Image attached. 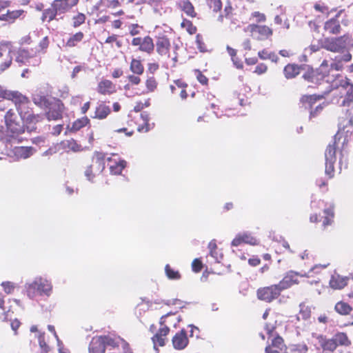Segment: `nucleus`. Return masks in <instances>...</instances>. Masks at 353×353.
Segmentation results:
<instances>
[{
  "instance_id": "61",
  "label": "nucleus",
  "mask_w": 353,
  "mask_h": 353,
  "mask_svg": "<svg viewBox=\"0 0 353 353\" xmlns=\"http://www.w3.org/2000/svg\"><path fill=\"white\" fill-rule=\"evenodd\" d=\"M329 265V263L327 264H318L315 265L313 268H311L310 272H313L314 273H319V270L325 269Z\"/></svg>"
},
{
  "instance_id": "31",
  "label": "nucleus",
  "mask_w": 353,
  "mask_h": 353,
  "mask_svg": "<svg viewBox=\"0 0 353 353\" xmlns=\"http://www.w3.org/2000/svg\"><path fill=\"white\" fill-rule=\"evenodd\" d=\"M336 345L349 346L351 341L349 340L347 334L344 332H338L332 337Z\"/></svg>"
},
{
  "instance_id": "40",
  "label": "nucleus",
  "mask_w": 353,
  "mask_h": 353,
  "mask_svg": "<svg viewBox=\"0 0 353 353\" xmlns=\"http://www.w3.org/2000/svg\"><path fill=\"white\" fill-rule=\"evenodd\" d=\"M31 55L29 52L25 49H19L17 52L16 61L19 63H25Z\"/></svg>"
},
{
  "instance_id": "47",
  "label": "nucleus",
  "mask_w": 353,
  "mask_h": 353,
  "mask_svg": "<svg viewBox=\"0 0 353 353\" xmlns=\"http://www.w3.org/2000/svg\"><path fill=\"white\" fill-rule=\"evenodd\" d=\"M143 29L142 26H140L138 24H130L128 27V30L129 31V33L132 36L138 35L141 33V30Z\"/></svg>"
},
{
  "instance_id": "41",
  "label": "nucleus",
  "mask_w": 353,
  "mask_h": 353,
  "mask_svg": "<svg viewBox=\"0 0 353 353\" xmlns=\"http://www.w3.org/2000/svg\"><path fill=\"white\" fill-rule=\"evenodd\" d=\"M83 38V34L81 32H79L68 40L66 45L69 47H74L78 42L81 41Z\"/></svg>"
},
{
  "instance_id": "59",
  "label": "nucleus",
  "mask_w": 353,
  "mask_h": 353,
  "mask_svg": "<svg viewBox=\"0 0 353 353\" xmlns=\"http://www.w3.org/2000/svg\"><path fill=\"white\" fill-rule=\"evenodd\" d=\"M243 243L241 236L240 235V233L238 234L235 238L232 240L231 243V245L233 247H237Z\"/></svg>"
},
{
  "instance_id": "60",
  "label": "nucleus",
  "mask_w": 353,
  "mask_h": 353,
  "mask_svg": "<svg viewBox=\"0 0 353 353\" xmlns=\"http://www.w3.org/2000/svg\"><path fill=\"white\" fill-rule=\"evenodd\" d=\"M128 79L129 81L134 85H138L141 82V79L138 76H136V75H133V74L129 75L128 77Z\"/></svg>"
},
{
  "instance_id": "22",
  "label": "nucleus",
  "mask_w": 353,
  "mask_h": 353,
  "mask_svg": "<svg viewBox=\"0 0 353 353\" xmlns=\"http://www.w3.org/2000/svg\"><path fill=\"white\" fill-rule=\"evenodd\" d=\"M92 162L95 173H101L105 169V154L95 152L93 156Z\"/></svg>"
},
{
  "instance_id": "26",
  "label": "nucleus",
  "mask_w": 353,
  "mask_h": 353,
  "mask_svg": "<svg viewBox=\"0 0 353 353\" xmlns=\"http://www.w3.org/2000/svg\"><path fill=\"white\" fill-rule=\"evenodd\" d=\"M97 91L101 94H110L115 91V86L110 80H102L99 83Z\"/></svg>"
},
{
  "instance_id": "39",
  "label": "nucleus",
  "mask_w": 353,
  "mask_h": 353,
  "mask_svg": "<svg viewBox=\"0 0 353 353\" xmlns=\"http://www.w3.org/2000/svg\"><path fill=\"white\" fill-rule=\"evenodd\" d=\"M61 144L64 149H68L74 152L79 151L81 148V146L78 145L74 139L64 141Z\"/></svg>"
},
{
  "instance_id": "48",
  "label": "nucleus",
  "mask_w": 353,
  "mask_h": 353,
  "mask_svg": "<svg viewBox=\"0 0 353 353\" xmlns=\"http://www.w3.org/2000/svg\"><path fill=\"white\" fill-rule=\"evenodd\" d=\"M208 6L215 12L221 8V0H207Z\"/></svg>"
},
{
  "instance_id": "37",
  "label": "nucleus",
  "mask_w": 353,
  "mask_h": 353,
  "mask_svg": "<svg viewBox=\"0 0 353 353\" xmlns=\"http://www.w3.org/2000/svg\"><path fill=\"white\" fill-rule=\"evenodd\" d=\"M57 15H59L58 12L51 6L50 8L46 9L43 11V15L41 17L42 21L48 20V21H51Z\"/></svg>"
},
{
  "instance_id": "4",
  "label": "nucleus",
  "mask_w": 353,
  "mask_h": 353,
  "mask_svg": "<svg viewBox=\"0 0 353 353\" xmlns=\"http://www.w3.org/2000/svg\"><path fill=\"white\" fill-rule=\"evenodd\" d=\"M321 48L332 52H341L353 48V39L348 34L337 37H326L320 42Z\"/></svg>"
},
{
  "instance_id": "18",
  "label": "nucleus",
  "mask_w": 353,
  "mask_h": 353,
  "mask_svg": "<svg viewBox=\"0 0 353 353\" xmlns=\"http://www.w3.org/2000/svg\"><path fill=\"white\" fill-rule=\"evenodd\" d=\"M105 341L104 336L93 337L89 345V353H104Z\"/></svg>"
},
{
  "instance_id": "9",
  "label": "nucleus",
  "mask_w": 353,
  "mask_h": 353,
  "mask_svg": "<svg viewBox=\"0 0 353 353\" xmlns=\"http://www.w3.org/2000/svg\"><path fill=\"white\" fill-rule=\"evenodd\" d=\"M353 116L349 114L346 119L341 118L339 123V130L334 136V139L339 141L343 139V144L347 141V134L352 128Z\"/></svg>"
},
{
  "instance_id": "36",
  "label": "nucleus",
  "mask_w": 353,
  "mask_h": 353,
  "mask_svg": "<svg viewBox=\"0 0 353 353\" xmlns=\"http://www.w3.org/2000/svg\"><path fill=\"white\" fill-rule=\"evenodd\" d=\"M182 10L189 17H195L196 13L194 11L193 5L189 1H183L181 3Z\"/></svg>"
},
{
  "instance_id": "1",
  "label": "nucleus",
  "mask_w": 353,
  "mask_h": 353,
  "mask_svg": "<svg viewBox=\"0 0 353 353\" xmlns=\"http://www.w3.org/2000/svg\"><path fill=\"white\" fill-rule=\"evenodd\" d=\"M350 51V50H346L339 52V54L335 56L330 63L327 60H324L316 72L308 71L303 75V79L312 83H319V81L324 82V79L328 77L331 70L341 71L344 65L352 60V57ZM319 84L321 85L322 83L319 82Z\"/></svg>"
},
{
  "instance_id": "12",
  "label": "nucleus",
  "mask_w": 353,
  "mask_h": 353,
  "mask_svg": "<svg viewBox=\"0 0 353 353\" xmlns=\"http://www.w3.org/2000/svg\"><path fill=\"white\" fill-rule=\"evenodd\" d=\"M5 57V61L0 64V72L8 69L12 61V48L9 43H0V58Z\"/></svg>"
},
{
  "instance_id": "54",
  "label": "nucleus",
  "mask_w": 353,
  "mask_h": 353,
  "mask_svg": "<svg viewBox=\"0 0 353 353\" xmlns=\"http://www.w3.org/2000/svg\"><path fill=\"white\" fill-rule=\"evenodd\" d=\"M300 307V314L302 315L303 319H308L310 316V311L303 304H301Z\"/></svg>"
},
{
  "instance_id": "58",
  "label": "nucleus",
  "mask_w": 353,
  "mask_h": 353,
  "mask_svg": "<svg viewBox=\"0 0 353 353\" xmlns=\"http://www.w3.org/2000/svg\"><path fill=\"white\" fill-rule=\"evenodd\" d=\"M169 332H170V328L166 325H163V327L159 328L157 334L164 337L168 334Z\"/></svg>"
},
{
  "instance_id": "27",
  "label": "nucleus",
  "mask_w": 353,
  "mask_h": 353,
  "mask_svg": "<svg viewBox=\"0 0 353 353\" xmlns=\"http://www.w3.org/2000/svg\"><path fill=\"white\" fill-rule=\"evenodd\" d=\"M32 150L31 147H15L14 153L17 158L27 159L32 155Z\"/></svg>"
},
{
  "instance_id": "20",
  "label": "nucleus",
  "mask_w": 353,
  "mask_h": 353,
  "mask_svg": "<svg viewBox=\"0 0 353 353\" xmlns=\"http://www.w3.org/2000/svg\"><path fill=\"white\" fill-rule=\"evenodd\" d=\"M342 10H340L334 18H332L325 23L324 29L332 34H338L341 32V26L338 20V17L341 14Z\"/></svg>"
},
{
  "instance_id": "38",
  "label": "nucleus",
  "mask_w": 353,
  "mask_h": 353,
  "mask_svg": "<svg viewBox=\"0 0 353 353\" xmlns=\"http://www.w3.org/2000/svg\"><path fill=\"white\" fill-rule=\"evenodd\" d=\"M89 119L87 117H82L76 120L72 125L70 130L78 131L89 123Z\"/></svg>"
},
{
  "instance_id": "63",
  "label": "nucleus",
  "mask_w": 353,
  "mask_h": 353,
  "mask_svg": "<svg viewBox=\"0 0 353 353\" xmlns=\"http://www.w3.org/2000/svg\"><path fill=\"white\" fill-rule=\"evenodd\" d=\"M270 53V52L264 49L258 52V56L261 59L265 60V59H268Z\"/></svg>"
},
{
  "instance_id": "3",
  "label": "nucleus",
  "mask_w": 353,
  "mask_h": 353,
  "mask_svg": "<svg viewBox=\"0 0 353 353\" xmlns=\"http://www.w3.org/2000/svg\"><path fill=\"white\" fill-rule=\"evenodd\" d=\"M17 105V112L19 114V118L22 119L26 122L27 131L31 132L36 130V123L39 121L40 117L39 114H34L32 109L29 107V102L26 97L21 94V98L16 97L14 100Z\"/></svg>"
},
{
  "instance_id": "14",
  "label": "nucleus",
  "mask_w": 353,
  "mask_h": 353,
  "mask_svg": "<svg viewBox=\"0 0 353 353\" xmlns=\"http://www.w3.org/2000/svg\"><path fill=\"white\" fill-rule=\"evenodd\" d=\"M133 46H139V50L141 52L151 54L154 48L152 39L150 36H145L143 38L134 37L132 41Z\"/></svg>"
},
{
  "instance_id": "15",
  "label": "nucleus",
  "mask_w": 353,
  "mask_h": 353,
  "mask_svg": "<svg viewBox=\"0 0 353 353\" xmlns=\"http://www.w3.org/2000/svg\"><path fill=\"white\" fill-rule=\"evenodd\" d=\"M265 353H287V347L283 339L278 335L274 337L271 345L265 347Z\"/></svg>"
},
{
  "instance_id": "55",
  "label": "nucleus",
  "mask_w": 353,
  "mask_h": 353,
  "mask_svg": "<svg viewBox=\"0 0 353 353\" xmlns=\"http://www.w3.org/2000/svg\"><path fill=\"white\" fill-rule=\"evenodd\" d=\"M210 256L215 260V262L219 263L223 257V254L217 250L210 252Z\"/></svg>"
},
{
  "instance_id": "11",
  "label": "nucleus",
  "mask_w": 353,
  "mask_h": 353,
  "mask_svg": "<svg viewBox=\"0 0 353 353\" xmlns=\"http://www.w3.org/2000/svg\"><path fill=\"white\" fill-rule=\"evenodd\" d=\"M298 276H304V277H308V273L304 274H299V273L294 272V271H289L288 272L283 279L276 284L280 290L282 292L284 290L288 289L294 284H298Z\"/></svg>"
},
{
  "instance_id": "25",
  "label": "nucleus",
  "mask_w": 353,
  "mask_h": 353,
  "mask_svg": "<svg viewBox=\"0 0 353 353\" xmlns=\"http://www.w3.org/2000/svg\"><path fill=\"white\" fill-rule=\"evenodd\" d=\"M107 160L113 163L110 165V172L113 174H120L126 166V161L119 158L118 159H112L111 157H109Z\"/></svg>"
},
{
  "instance_id": "62",
  "label": "nucleus",
  "mask_w": 353,
  "mask_h": 353,
  "mask_svg": "<svg viewBox=\"0 0 353 353\" xmlns=\"http://www.w3.org/2000/svg\"><path fill=\"white\" fill-rule=\"evenodd\" d=\"M21 323L17 319L11 321L10 326L12 330L14 332V335L17 334V329L19 327Z\"/></svg>"
},
{
  "instance_id": "19",
  "label": "nucleus",
  "mask_w": 353,
  "mask_h": 353,
  "mask_svg": "<svg viewBox=\"0 0 353 353\" xmlns=\"http://www.w3.org/2000/svg\"><path fill=\"white\" fill-rule=\"evenodd\" d=\"M348 280L347 276H343L334 272L331 276L329 285L333 290H341L347 285Z\"/></svg>"
},
{
  "instance_id": "28",
  "label": "nucleus",
  "mask_w": 353,
  "mask_h": 353,
  "mask_svg": "<svg viewBox=\"0 0 353 353\" xmlns=\"http://www.w3.org/2000/svg\"><path fill=\"white\" fill-rule=\"evenodd\" d=\"M283 72L287 79H292L299 74L300 68L294 64H288L284 68Z\"/></svg>"
},
{
  "instance_id": "24",
  "label": "nucleus",
  "mask_w": 353,
  "mask_h": 353,
  "mask_svg": "<svg viewBox=\"0 0 353 353\" xmlns=\"http://www.w3.org/2000/svg\"><path fill=\"white\" fill-rule=\"evenodd\" d=\"M104 339H105V347L107 346H111L112 347L121 346L123 348L124 353H126V350L128 349V344L123 339H122L119 336L112 337L110 336H104Z\"/></svg>"
},
{
  "instance_id": "43",
  "label": "nucleus",
  "mask_w": 353,
  "mask_h": 353,
  "mask_svg": "<svg viewBox=\"0 0 353 353\" xmlns=\"http://www.w3.org/2000/svg\"><path fill=\"white\" fill-rule=\"evenodd\" d=\"M240 235L241 236V239L243 241V243H248L250 245H256L257 240L254 236L251 235L249 232H243L240 233Z\"/></svg>"
},
{
  "instance_id": "34",
  "label": "nucleus",
  "mask_w": 353,
  "mask_h": 353,
  "mask_svg": "<svg viewBox=\"0 0 353 353\" xmlns=\"http://www.w3.org/2000/svg\"><path fill=\"white\" fill-rule=\"evenodd\" d=\"M141 117L144 122L143 125H140L138 128V130L139 132H148L151 129L150 124L149 123L150 121V114L147 112H143L141 114ZM154 126V123L152 124V128Z\"/></svg>"
},
{
  "instance_id": "53",
  "label": "nucleus",
  "mask_w": 353,
  "mask_h": 353,
  "mask_svg": "<svg viewBox=\"0 0 353 353\" xmlns=\"http://www.w3.org/2000/svg\"><path fill=\"white\" fill-rule=\"evenodd\" d=\"M192 270L195 272H199L202 269V263L199 259H195L192 263Z\"/></svg>"
},
{
  "instance_id": "6",
  "label": "nucleus",
  "mask_w": 353,
  "mask_h": 353,
  "mask_svg": "<svg viewBox=\"0 0 353 353\" xmlns=\"http://www.w3.org/2000/svg\"><path fill=\"white\" fill-rule=\"evenodd\" d=\"M338 142H339L337 139H334V142L332 144L330 143L325 152V174L330 177L332 178L333 176L334 173V165L336 161V147L338 145Z\"/></svg>"
},
{
  "instance_id": "16",
  "label": "nucleus",
  "mask_w": 353,
  "mask_h": 353,
  "mask_svg": "<svg viewBox=\"0 0 353 353\" xmlns=\"http://www.w3.org/2000/svg\"><path fill=\"white\" fill-rule=\"evenodd\" d=\"M78 2L79 0H54L52 3V6L54 8L60 15L68 12Z\"/></svg>"
},
{
  "instance_id": "64",
  "label": "nucleus",
  "mask_w": 353,
  "mask_h": 353,
  "mask_svg": "<svg viewBox=\"0 0 353 353\" xmlns=\"http://www.w3.org/2000/svg\"><path fill=\"white\" fill-rule=\"evenodd\" d=\"M314 9L316 11L321 12L322 13H325L328 12V8L327 6L319 3L314 5Z\"/></svg>"
},
{
  "instance_id": "5",
  "label": "nucleus",
  "mask_w": 353,
  "mask_h": 353,
  "mask_svg": "<svg viewBox=\"0 0 353 353\" xmlns=\"http://www.w3.org/2000/svg\"><path fill=\"white\" fill-rule=\"evenodd\" d=\"M27 296L34 299L37 296H50L52 292L51 282L46 278L37 276L25 285Z\"/></svg>"
},
{
  "instance_id": "21",
  "label": "nucleus",
  "mask_w": 353,
  "mask_h": 353,
  "mask_svg": "<svg viewBox=\"0 0 353 353\" xmlns=\"http://www.w3.org/2000/svg\"><path fill=\"white\" fill-rule=\"evenodd\" d=\"M54 99L45 95L41 92H37L32 95V101L34 103L41 108H46Z\"/></svg>"
},
{
  "instance_id": "57",
  "label": "nucleus",
  "mask_w": 353,
  "mask_h": 353,
  "mask_svg": "<svg viewBox=\"0 0 353 353\" xmlns=\"http://www.w3.org/2000/svg\"><path fill=\"white\" fill-rule=\"evenodd\" d=\"M266 70H267L266 65L264 63H260L256 67L254 72H256L258 74H261L265 73L266 72Z\"/></svg>"
},
{
  "instance_id": "8",
  "label": "nucleus",
  "mask_w": 353,
  "mask_h": 353,
  "mask_svg": "<svg viewBox=\"0 0 353 353\" xmlns=\"http://www.w3.org/2000/svg\"><path fill=\"white\" fill-rule=\"evenodd\" d=\"M281 291L276 284L270 286L259 288L257 290V297L259 299L268 303L276 299L281 294Z\"/></svg>"
},
{
  "instance_id": "46",
  "label": "nucleus",
  "mask_w": 353,
  "mask_h": 353,
  "mask_svg": "<svg viewBox=\"0 0 353 353\" xmlns=\"http://www.w3.org/2000/svg\"><path fill=\"white\" fill-rule=\"evenodd\" d=\"M145 86L148 92H153L157 88V82L153 77H149L146 80Z\"/></svg>"
},
{
  "instance_id": "13",
  "label": "nucleus",
  "mask_w": 353,
  "mask_h": 353,
  "mask_svg": "<svg viewBox=\"0 0 353 353\" xmlns=\"http://www.w3.org/2000/svg\"><path fill=\"white\" fill-rule=\"evenodd\" d=\"M46 108H48V111L46 112V114L49 121H57L61 119L63 111V104L60 100H56L54 99Z\"/></svg>"
},
{
  "instance_id": "30",
  "label": "nucleus",
  "mask_w": 353,
  "mask_h": 353,
  "mask_svg": "<svg viewBox=\"0 0 353 353\" xmlns=\"http://www.w3.org/2000/svg\"><path fill=\"white\" fill-rule=\"evenodd\" d=\"M334 310L341 315H347L352 312V307L345 302L339 301L335 305Z\"/></svg>"
},
{
  "instance_id": "10",
  "label": "nucleus",
  "mask_w": 353,
  "mask_h": 353,
  "mask_svg": "<svg viewBox=\"0 0 353 353\" xmlns=\"http://www.w3.org/2000/svg\"><path fill=\"white\" fill-rule=\"evenodd\" d=\"M170 48V39L163 34H159L156 39V51L158 54L169 58Z\"/></svg>"
},
{
  "instance_id": "17",
  "label": "nucleus",
  "mask_w": 353,
  "mask_h": 353,
  "mask_svg": "<svg viewBox=\"0 0 353 353\" xmlns=\"http://www.w3.org/2000/svg\"><path fill=\"white\" fill-rule=\"evenodd\" d=\"M172 342L174 349L179 350L185 349L189 343L185 330H181L176 333L172 338Z\"/></svg>"
},
{
  "instance_id": "33",
  "label": "nucleus",
  "mask_w": 353,
  "mask_h": 353,
  "mask_svg": "<svg viewBox=\"0 0 353 353\" xmlns=\"http://www.w3.org/2000/svg\"><path fill=\"white\" fill-rule=\"evenodd\" d=\"M21 98V94L16 91H10L7 90H4L0 85V100L1 99H8V100H14L16 97Z\"/></svg>"
},
{
  "instance_id": "50",
  "label": "nucleus",
  "mask_w": 353,
  "mask_h": 353,
  "mask_svg": "<svg viewBox=\"0 0 353 353\" xmlns=\"http://www.w3.org/2000/svg\"><path fill=\"white\" fill-rule=\"evenodd\" d=\"M85 16L82 13H79L77 15L74 16L72 19L73 20V26L78 27L83 24L85 22Z\"/></svg>"
},
{
  "instance_id": "29",
  "label": "nucleus",
  "mask_w": 353,
  "mask_h": 353,
  "mask_svg": "<svg viewBox=\"0 0 353 353\" xmlns=\"http://www.w3.org/2000/svg\"><path fill=\"white\" fill-rule=\"evenodd\" d=\"M110 113V108L109 106L101 103L99 104L95 110L94 118L99 119H103L107 117V116Z\"/></svg>"
},
{
  "instance_id": "52",
  "label": "nucleus",
  "mask_w": 353,
  "mask_h": 353,
  "mask_svg": "<svg viewBox=\"0 0 353 353\" xmlns=\"http://www.w3.org/2000/svg\"><path fill=\"white\" fill-rule=\"evenodd\" d=\"M94 165L88 166L85 171V176L90 181H92L95 176V172L94 173Z\"/></svg>"
},
{
  "instance_id": "7",
  "label": "nucleus",
  "mask_w": 353,
  "mask_h": 353,
  "mask_svg": "<svg viewBox=\"0 0 353 353\" xmlns=\"http://www.w3.org/2000/svg\"><path fill=\"white\" fill-rule=\"evenodd\" d=\"M245 32L251 33V36L257 40H265L272 34V30L268 26L250 24L244 28Z\"/></svg>"
},
{
  "instance_id": "23",
  "label": "nucleus",
  "mask_w": 353,
  "mask_h": 353,
  "mask_svg": "<svg viewBox=\"0 0 353 353\" xmlns=\"http://www.w3.org/2000/svg\"><path fill=\"white\" fill-rule=\"evenodd\" d=\"M317 339L323 351H329L333 352L337 347V345L333 338L328 339L323 335H319L318 336Z\"/></svg>"
},
{
  "instance_id": "42",
  "label": "nucleus",
  "mask_w": 353,
  "mask_h": 353,
  "mask_svg": "<svg viewBox=\"0 0 353 353\" xmlns=\"http://www.w3.org/2000/svg\"><path fill=\"white\" fill-rule=\"evenodd\" d=\"M152 341L154 344V349L156 350L157 353H158L159 352L157 345L163 347L165 344V339L157 334L153 336V337L152 338Z\"/></svg>"
},
{
  "instance_id": "45",
  "label": "nucleus",
  "mask_w": 353,
  "mask_h": 353,
  "mask_svg": "<svg viewBox=\"0 0 353 353\" xmlns=\"http://www.w3.org/2000/svg\"><path fill=\"white\" fill-rule=\"evenodd\" d=\"M290 350L293 353H307L308 350L307 345L303 343L292 345Z\"/></svg>"
},
{
  "instance_id": "56",
  "label": "nucleus",
  "mask_w": 353,
  "mask_h": 353,
  "mask_svg": "<svg viewBox=\"0 0 353 353\" xmlns=\"http://www.w3.org/2000/svg\"><path fill=\"white\" fill-rule=\"evenodd\" d=\"M38 339H39V344L40 347L42 350H43L45 352H47L48 347L46 343L45 342L44 336L43 334H39Z\"/></svg>"
},
{
  "instance_id": "49",
  "label": "nucleus",
  "mask_w": 353,
  "mask_h": 353,
  "mask_svg": "<svg viewBox=\"0 0 353 353\" xmlns=\"http://www.w3.org/2000/svg\"><path fill=\"white\" fill-rule=\"evenodd\" d=\"M23 13V10H18L13 11H8L7 14L9 19V22L14 21L16 19L19 18Z\"/></svg>"
},
{
  "instance_id": "32",
  "label": "nucleus",
  "mask_w": 353,
  "mask_h": 353,
  "mask_svg": "<svg viewBox=\"0 0 353 353\" xmlns=\"http://www.w3.org/2000/svg\"><path fill=\"white\" fill-rule=\"evenodd\" d=\"M325 92L321 94H312V95H305L301 98V101L304 104H308V107L311 108L312 104L315 103L317 100H320L324 97Z\"/></svg>"
},
{
  "instance_id": "44",
  "label": "nucleus",
  "mask_w": 353,
  "mask_h": 353,
  "mask_svg": "<svg viewBox=\"0 0 353 353\" xmlns=\"http://www.w3.org/2000/svg\"><path fill=\"white\" fill-rule=\"evenodd\" d=\"M165 271L167 276L170 279L178 280L181 278L179 272L171 269L169 265H165Z\"/></svg>"
},
{
  "instance_id": "35",
  "label": "nucleus",
  "mask_w": 353,
  "mask_h": 353,
  "mask_svg": "<svg viewBox=\"0 0 353 353\" xmlns=\"http://www.w3.org/2000/svg\"><path fill=\"white\" fill-rule=\"evenodd\" d=\"M130 69L134 74H136L137 75L143 74L144 71V68L141 61L137 60L136 59H133L132 60Z\"/></svg>"
},
{
  "instance_id": "51",
  "label": "nucleus",
  "mask_w": 353,
  "mask_h": 353,
  "mask_svg": "<svg viewBox=\"0 0 353 353\" xmlns=\"http://www.w3.org/2000/svg\"><path fill=\"white\" fill-rule=\"evenodd\" d=\"M1 286L6 294H11L15 288L14 284L10 281L2 282Z\"/></svg>"
},
{
  "instance_id": "2",
  "label": "nucleus",
  "mask_w": 353,
  "mask_h": 353,
  "mask_svg": "<svg viewBox=\"0 0 353 353\" xmlns=\"http://www.w3.org/2000/svg\"><path fill=\"white\" fill-rule=\"evenodd\" d=\"M329 80L325 81L327 85L326 88H329L325 91V94H327L332 92L334 96L341 94L339 99H334L332 103H338L341 106H349L353 101V84L350 83V80L347 78L342 79L339 85L334 88L330 89V85L328 83Z\"/></svg>"
}]
</instances>
